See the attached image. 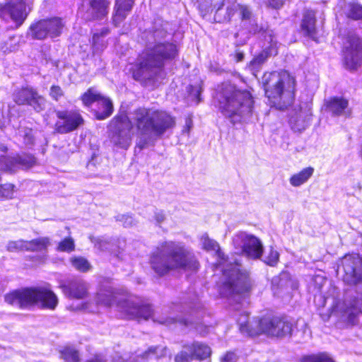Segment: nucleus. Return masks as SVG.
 <instances>
[{
  "label": "nucleus",
  "mask_w": 362,
  "mask_h": 362,
  "mask_svg": "<svg viewBox=\"0 0 362 362\" xmlns=\"http://www.w3.org/2000/svg\"><path fill=\"white\" fill-rule=\"evenodd\" d=\"M1 16L3 18H11L16 23V27L21 26L25 18V2L24 0H8L1 10Z\"/></svg>",
  "instance_id": "nucleus-22"
},
{
  "label": "nucleus",
  "mask_w": 362,
  "mask_h": 362,
  "mask_svg": "<svg viewBox=\"0 0 362 362\" xmlns=\"http://www.w3.org/2000/svg\"><path fill=\"white\" fill-rule=\"evenodd\" d=\"M347 18L354 21H362V4L357 0H352L345 6Z\"/></svg>",
  "instance_id": "nucleus-36"
},
{
  "label": "nucleus",
  "mask_w": 362,
  "mask_h": 362,
  "mask_svg": "<svg viewBox=\"0 0 362 362\" xmlns=\"http://www.w3.org/2000/svg\"><path fill=\"white\" fill-rule=\"evenodd\" d=\"M55 113L57 121L54 124V131L59 134L71 132L83 123V119L78 110H57Z\"/></svg>",
  "instance_id": "nucleus-16"
},
{
  "label": "nucleus",
  "mask_w": 362,
  "mask_h": 362,
  "mask_svg": "<svg viewBox=\"0 0 362 362\" xmlns=\"http://www.w3.org/2000/svg\"><path fill=\"white\" fill-rule=\"evenodd\" d=\"M216 100L221 112L233 124L252 119L255 100L249 91L225 83L218 88Z\"/></svg>",
  "instance_id": "nucleus-5"
},
{
  "label": "nucleus",
  "mask_w": 362,
  "mask_h": 362,
  "mask_svg": "<svg viewBox=\"0 0 362 362\" xmlns=\"http://www.w3.org/2000/svg\"><path fill=\"white\" fill-rule=\"evenodd\" d=\"M238 355L233 351H228L221 358V362H237Z\"/></svg>",
  "instance_id": "nucleus-53"
},
{
  "label": "nucleus",
  "mask_w": 362,
  "mask_h": 362,
  "mask_svg": "<svg viewBox=\"0 0 362 362\" xmlns=\"http://www.w3.org/2000/svg\"><path fill=\"white\" fill-rule=\"evenodd\" d=\"M61 288L67 297L82 299L88 294V285L81 279H75L61 285Z\"/></svg>",
  "instance_id": "nucleus-24"
},
{
  "label": "nucleus",
  "mask_w": 362,
  "mask_h": 362,
  "mask_svg": "<svg viewBox=\"0 0 362 362\" xmlns=\"http://www.w3.org/2000/svg\"><path fill=\"white\" fill-rule=\"evenodd\" d=\"M92 44L94 52H99L106 47L105 37H100L98 33H93Z\"/></svg>",
  "instance_id": "nucleus-47"
},
{
  "label": "nucleus",
  "mask_w": 362,
  "mask_h": 362,
  "mask_svg": "<svg viewBox=\"0 0 362 362\" xmlns=\"http://www.w3.org/2000/svg\"><path fill=\"white\" fill-rule=\"evenodd\" d=\"M281 6H282V3L281 2V3L277 2L276 4V5H273V6L275 7L276 8H279Z\"/></svg>",
  "instance_id": "nucleus-59"
},
{
  "label": "nucleus",
  "mask_w": 362,
  "mask_h": 362,
  "mask_svg": "<svg viewBox=\"0 0 362 362\" xmlns=\"http://www.w3.org/2000/svg\"><path fill=\"white\" fill-rule=\"evenodd\" d=\"M201 243L206 251L216 252L218 259L223 278L219 288L220 294L223 297L232 298L248 291L251 286L249 274L242 268L239 260L237 258L232 261L226 259L219 244L215 240L211 239L206 233L202 235Z\"/></svg>",
  "instance_id": "nucleus-3"
},
{
  "label": "nucleus",
  "mask_w": 362,
  "mask_h": 362,
  "mask_svg": "<svg viewBox=\"0 0 362 362\" xmlns=\"http://www.w3.org/2000/svg\"><path fill=\"white\" fill-rule=\"evenodd\" d=\"M38 93V91L35 88L31 87L28 96V102L25 103V105H29L33 100L35 98V94Z\"/></svg>",
  "instance_id": "nucleus-55"
},
{
  "label": "nucleus",
  "mask_w": 362,
  "mask_h": 362,
  "mask_svg": "<svg viewBox=\"0 0 362 362\" xmlns=\"http://www.w3.org/2000/svg\"><path fill=\"white\" fill-rule=\"evenodd\" d=\"M293 284L284 276H275L272 280V290L274 295L281 296L284 293L288 292L289 287Z\"/></svg>",
  "instance_id": "nucleus-33"
},
{
  "label": "nucleus",
  "mask_w": 362,
  "mask_h": 362,
  "mask_svg": "<svg viewBox=\"0 0 362 362\" xmlns=\"http://www.w3.org/2000/svg\"><path fill=\"white\" fill-rule=\"evenodd\" d=\"M326 111L333 116L350 117L351 109L349 107V100L342 97H333L325 103Z\"/></svg>",
  "instance_id": "nucleus-25"
},
{
  "label": "nucleus",
  "mask_w": 362,
  "mask_h": 362,
  "mask_svg": "<svg viewBox=\"0 0 362 362\" xmlns=\"http://www.w3.org/2000/svg\"><path fill=\"white\" fill-rule=\"evenodd\" d=\"M315 13L312 10H307L303 14V18L301 23V28L304 34L314 40H316Z\"/></svg>",
  "instance_id": "nucleus-30"
},
{
  "label": "nucleus",
  "mask_w": 362,
  "mask_h": 362,
  "mask_svg": "<svg viewBox=\"0 0 362 362\" xmlns=\"http://www.w3.org/2000/svg\"><path fill=\"white\" fill-rule=\"evenodd\" d=\"M36 163L35 158L28 153L0 156V171L15 173L19 169H28Z\"/></svg>",
  "instance_id": "nucleus-21"
},
{
  "label": "nucleus",
  "mask_w": 362,
  "mask_h": 362,
  "mask_svg": "<svg viewBox=\"0 0 362 362\" xmlns=\"http://www.w3.org/2000/svg\"><path fill=\"white\" fill-rule=\"evenodd\" d=\"M47 100L45 97L38 93L35 94V98L28 106L31 107L35 112L39 113L45 110Z\"/></svg>",
  "instance_id": "nucleus-43"
},
{
  "label": "nucleus",
  "mask_w": 362,
  "mask_h": 362,
  "mask_svg": "<svg viewBox=\"0 0 362 362\" xmlns=\"http://www.w3.org/2000/svg\"><path fill=\"white\" fill-rule=\"evenodd\" d=\"M24 43L23 36H11L0 43V50L4 54L16 52Z\"/></svg>",
  "instance_id": "nucleus-34"
},
{
  "label": "nucleus",
  "mask_w": 362,
  "mask_h": 362,
  "mask_svg": "<svg viewBox=\"0 0 362 362\" xmlns=\"http://www.w3.org/2000/svg\"><path fill=\"white\" fill-rule=\"evenodd\" d=\"M185 350L180 351L175 358V362H192L193 360L199 361L209 360L211 349L206 344L201 341H193L184 345Z\"/></svg>",
  "instance_id": "nucleus-18"
},
{
  "label": "nucleus",
  "mask_w": 362,
  "mask_h": 362,
  "mask_svg": "<svg viewBox=\"0 0 362 362\" xmlns=\"http://www.w3.org/2000/svg\"><path fill=\"white\" fill-rule=\"evenodd\" d=\"M3 117H4L3 112L0 110V127H1V125L3 124L2 121H1V119H3Z\"/></svg>",
  "instance_id": "nucleus-58"
},
{
  "label": "nucleus",
  "mask_w": 362,
  "mask_h": 362,
  "mask_svg": "<svg viewBox=\"0 0 362 362\" xmlns=\"http://www.w3.org/2000/svg\"><path fill=\"white\" fill-rule=\"evenodd\" d=\"M59 252L71 253L75 250V242L71 237H66L61 240L56 249Z\"/></svg>",
  "instance_id": "nucleus-42"
},
{
  "label": "nucleus",
  "mask_w": 362,
  "mask_h": 362,
  "mask_svg": "<svg viewBox=\"0 0 362 362\" xmlns=\"http://www.w3.org/2000/svg\"><path fill=\"white\" fill-rule=\"evenodd\" d=\"M265 95L272 106L284 110L294 100L295 79L286 71L266 73L262 78Z\"/></svg>",
  "instance_id": "nucleus-8"
},
{
  "label": "nucleus",
  "mask_w": 362,
  "mask_h": 362,
  "mask_svg": "<svg viewBox=\"0 0 362 362\" xmlns=\"http://www.w3.org/2000/svg\"><path fill=\"white\" fill-rule=\"evenodd\" d=\"M132 121L137 129L139 138L136 148H148L174 127V118L166 111L154 108L139 107L134 110Z\"/></svg>",
  "instance_id": "nucleus-4"
},
{
  "label": "nucleus",
  "mask_w": 362,
  "mask_h": 362,
  "mask_svg": "<svg viewBox=\"0 0 362 362\" xmlns=\"http://www.w3.org/2000/svg\"><path fill=\"white\" fill-rule=\"evenodd\" d=\"M96 303L105 307L116 308L130 319L139 321L148 320L153 311L150 305L144 304L140 298L128 293L125 296H119L116 291L109 285L101 286L97 293Z\"/></svg>",
  "instance_id": "nucleus-6"
},
{
  "label": "nucleus",
  "mask_w": 362,
  "mask_h": 362,
  "mask_svg": "<svg viewBox=\"0 0 362 362\" xmlns=\"http://www.w3.org/2000/svg\"><path fill=\"white\" fill-rule=\"evenodd\" d=\"M71 263L76 270L81 272H86L91 268V265L89 262L82 257H72L71 259Z\"/></svg>",
  "instance_id": "nucleus-41"
},
{
  "label": "nucleus",
  "mask_w": 362,
  "mask_h": 362,
  "mask_svg": "<svg viewBox=\"0 0 362 362\" xmlns=\"http://www.w3.org/2000/svg\"><path fill=\"white\" fill-rule=\"evenodd\" d=\"M171 358V354L169 353V360Z\"/></svg>",
  "instance_id": "nucleus-62"
},
{
  "label": "nucleus",
  "mask_w": 362,
  "mask_h": 362,
  "mask_svg": "<svg viewBox=\"0 0 362 362\" xmlns=\"http://www.w3.org/2000/svg\"><path fill=\"white\" fill-rule=\"evenodd\" d=\"M20 135L23 138V142L26 146H31L34 144V136L31 129L25 128L19 130Z\"/></svg>",
  "instance_id": "nucleus-49"
},
{
  "label": "nucleus",
  "mask_w": 362,
  "mask_h": 362,
  "mask_svg": "<svg viewBox=\"0 0 362 362\" xmlns=\"http://www.w3.org/2000/svg\"><path fill=\"white\" fill-rule=\"evenodd\" d=\"M117 220L122 222L124 227H131L135 224L134 218L130 215H121L117 216Z\"/></svg>",
  "instance_id": "nucleus-52"
},
{
  "label": "nucleus",
  "mask_w": 362,
  "mask_h": 362,
  "mask_svg": "<svg viewBox=\"0 0 362 362\" xmlns=\"http://www.w3.org/2000/svg\"><path fill=\"white\" fill-rule=\"evenodd\" d=\"M244 57H245V54L243 52H238L236 54H235V59H236V61L237 62H241L244 59Z\"/></svg>",
  "instance_id": "nucleus-57"
},
{
  "label": "nucleus",
  "mask_w": 362,
  "mask_h": 362,
  "mask_svg": "<svg viewBox=\"0 0 362 362\" xmlns=\"http://www.w3.org/2000/svg\"><path fill=\"white\" fill-rule=\"evenodd\" d=\"M300 362H334V361L326 353H320L303 356L300 358Z\"/></svg>",
  "instance_id": "nucleus-40"
},
{
  "label": "nucleus",
  "mask_w": 362,
  "mask_h": 362,
  "mask_svg": "<svg viewBox=\"0 0 362 362\" xmlns=\"http://www.w3.org/2000/svg\"><path fill=\"white\" fill-rule=\"evenodd\" d=\"M333 311L344 322L354 325L359 313H362V294L353 299L338 302Z\"/></svg>",
  "instance_id": "nucleus-17"
},
{
  "label": "nucleus",
  "mask_w": 362,
  "mask_h": 362,
  "mask_svg": "<svg viewBox=\"0 0 362 362\" xmlns=\"http://www.w3.org/2000/svg\"><path fill=\"white\" fill-rule=\"evenodd\" d=\"M278 315H267L260 318H258L257 322V327L252 331V333H256V336L260 334H264L267 336L272 337V331L276 329V324L279 322Z\"/></svg>",
  "instance_id": "nucleus-28"
},
{
  "label": "nucleus",
  "mask_w": 362,
  "mask_h": 362,
  "mask_svg": "<svg viewBox=\"0 0 362 362\" xmlns=\"http://www.w3.org/2000/svg\"><path fill=\"white\" fill-rule=\"evenodd\" d=\"M50 244V240L47 237H40L30 241H27L28 251L45 250Z\"/></svg>",
  "instance_id": "nucleus-37"
},
{
  "label": "nucleus",
  "mask_w": 362,
  "mask_h": 362,
  "mask_svg": "<svg viewBox=\"0 0 362 362\" xmlns=\"http://www.w3.org/2000/svg\"><path fill=\"white\" fill-rule=\"evenodd\" d=\"M64 23L60 18L54 17L49 19H42L32 23L27 33L34 40H45L47 37L54 38L59 37L62 32Z\"/></svg>",
  "instance_id": "nucleus-13"
},
{
  "label": "nucleus",
  "mask_w": 362,
  "mask_h": 362,
  "mask_svg": "<svg viewBox=\"0 0 362 362\" xmlns=\"http://www.w3.org/2000/svg\"><path fill=\"white\" fill-rule=\"evenodd\" d=\"M279 259V253L271 247L269 253L266 256L263 262L271 267H274L277 264Z\"/></svg>",
  "instance_id": "nucleus-48"
},
{
  "label": "nucleus",
  "mask_w": 362,
  "mask_h": 362,
  "mask_svg": "<svg viewBox=\"0 0 362 362\" xmlns=\"http://www.w3.org/2000/svg\"><path fill=\"white\" fill-rule=\"evenodd\" d=\"M89 8L87 10L88 20H102L108 13L110 0H88Z\"/></svg>",
  "instance_id": "nucleus-26"
},
{
  "label": "nucleus",
  "mask_w": 362,
  "mask_h": 362,
  "mask_svg": "<svg viewBox=\"0 0 362 362\" xmlns=\"http://www.w3.org/2000/svg\"><path fill=\"white\" fill-rule=\"evenodd\" d=\"M115 255L117 257H119V255L118 254H115Z\"/></svg>",
  "instance_id": "nucleus-64"
},
{
  "label": "nucleus",
  "mask_w": 362,
  "mask_h": 362,
  "mask_svg": "<svg viewBox=\"0 0 362 362\" xmlns=\"http://www.w3.org/2000/svg\"><path fill=\"white\" fill-rule=\"evenodd\" d=\"M165 219V216L163 211L156 209L154 211V220L156 225L160 226Z\"/></svg>",
  "instance_id": "nucleus-54"
},
{
  "label": "nucleus",
  "mask_w": 362,
  "mask_h": 362,
  "mask_svg": "<svg viewBox=\"0 0 362 362\" xmlns=\"http://www.w3.org/2000/svg\"><path fill=\"white\" fill-rule=\"evenodd\" d=\"M343 62L346 69L354 71L362 65V40L349 35L344 42Z\"/></svg>",
  "instance_id": "nucleus-14"
},
{
  "label": "nucleus",
  "mask_w": 362,
  "mask_h": 362,
  "mask_svg": "<svg viewBox=\"0 0 362 362\" xmlns=\"http://www.w3.org/2000/svg\"><path fill=\"white\" fill-rule=\"evenodd\" d=\"M204 315V310L202 303L197 296H194L189 301L173 303L169 316L163 317L158 322L169 327L175 325L194 329L201 334H204L207 327L202 322Z\"/></svg>",
  "instance_id": "nucleus-7"
},
{
  "label": "nucleus",
  "mask_w": 362,
  "mask_h": 362,
  "mask_svg": "<svg viewBox=\"0 0 362 362\" xmlns=\"http://www.w3.org/2000/svg\"><path fill=\"white\" fill-rule=\"evenodd\" d=\"M91 165H92L91 162H89V163H88V165H87V167H88V168H90Z\"/></svg>",
  "instance_id": "nucleus-61"
},
{
  "label": "nucleus",
  "mask_w": 362,
  "mask_h": 362,
  "mask_svg": "<svg viewBox=\"0 0 362 362\" xmlns=\"http://www.w3.org/2000/svg\"><path fill=\"white\" fill-rule=\"evenodd\" d=\"M132 122L127 115L115 117L110 123L112 131L111 141L114 145L120 148L127 149L132 143Z\"/></svg>",
  "instance_id": "nucleus-12"
},
{
  "label": "nucleus",
  "mask_w": 362,
  "mask_h": 362,
  "mask_svg": "<svg viewBox=\"0 0 362 362\" xmlns=\"http://www.w3.org/2000/svg\"><path fill=\"white\" fill-rule=\"evenodd\" d=\"M241 13L243 26L250 33L259 35V37L264 40L262 51L255 57L247 66L249 70L256 76V73L259 71L262 65L267 59L277 54V41L272 30L269 29L267 26L263 25H259L257 23L256 19L252 16L250 10L243 7Z\"/></svg>",
  "instance_id": "nucleus-9"
},
{
  "label": "nucleus",
  "mask_w": 362,
  "mask_h": 362,
  "mask_svg": "<svg viewBox=\"0 0 362 362\" xmlns=\"http://www.w3.org/2000/svg\"><path fill=\"white\" fill-rule=\"evenodd\" d=\"M202 89L199 86H190L189 88V95L196 100L197 103H199L201 100Z\"/></svg>",
  "instance_id": "nucleus-51"
},
{
  "label": "nucleus",
  "mask_w": 362,
  "mask_h": 362,
  "mask_svg": "<svg viewBox=\"0 0 362 362\" xmlns=\"http://www.w3.org/2000/svg\"><path fill=\"white\" fill-rule=\"evenodd\" d=\"M8 252H20V251H28L27 241L23 240H18L16 241H9L6 246Z\"/></svg>",
  "instance_id": "nucleus-46"
},
{
  "label": "nucleus",
  "mask_w": 362,
  "mask_h": 362,
  "mask_svg": "<svg viewBox=\"0 0 362 362\" xmlns=\"http://www.w3.org/2000/svg\"><path fill=\"white\" fill-rule=\"evenodd\" d=\"M31 86L22 87L15 90L13 93V100L18 105H25V103L28 102V96Z\"/></svg>",
  "instance_id": "nucleus-39"
},
{
  "label": "nucleus",
  "mask_w": 362,
  "mask_h": 362,
  "mask_svg": "<svg viewBox=\"0 0 362 362\" xmlns=\"http://www.w3.org/2000/svg\"><path fill=\"white\" fill-rule=\"evenodd\" d=\"M150 264L153 272L162 276L171 271L196 272L199 262L193 250L184 243L164 241L152 252Z\"/></svg>",
  "instance_id": "nucleus-2"
},
{
  "label": "nucleus",
  "mask_w": 362,
  "mask_h": 362,
  "mask_svg": "<svg viewBox=\"0 0 362 362\" xmlns=\"http://www.w3.org/2000/svg\"><path fill=\"white\" fill-rule=\"evenodd\" d=\"M60 357L64 362H79L80 357L78 351L74 347L66 346L60 351Z\"/></svg>",
  "instance_id": "nucleus-38"
},
{
  "label": "nucleus",
  "mask_w": 362,
  "mask_h": 362,
  "mask_svg": "<svg viewBox=\"0 0 362 362\" xmlns=\"http://www.w3.org/2000/svg\"><path fill=\"white\" fill-rule=\"evenodd\" d=\"M279 322L276 324V329H273L272 337H284L291 334L293 330L292 322L285 316L278 315Z\"/></svg>",
  "instance_id": "nucleus-32"
},
{
  "label": "nucleus",
  "mask_w": 362,
  "mask_h": 362,
  "mask_svg": "<svg viewBox=\"0 0 362 362\" xmlns=\"http://www.w3.org/2000/svg\"><path fill=\"white\" fill-rule=\"evenodd\" d=\"M95 247L101 252H109L114 253L115 244L102 238H97L95 241Z\"/></svg>",
  "instance_id": "nucleus-45"
},
{
  "label": "nucleus",
  "mask_w": 362,
  "mask_h": 362,
  "mask_svg": "<svg viewBox=\"0 0 362 362\" xmlns=\"http://www.w3.org/2000/svg\"><path fill=\"white\" fill-rule=\"evenodd\" d=\"M314 173V168L312 167H308L303 168L301 171L298 173L293 175L290 179V184L293 187H300V185L305 183Z\"/></svg>",
  "instance_id": "nucleus-35"
},
{
  "label": "nucleus",
  "mask_w": 362,
  "mask_h": 362,
  "mask_svg": "<svg viewBox=\"0 0 362 362\" xmlns=\"http://www.w3.org/2000/svg\"><path fill=\"white\" fill-rule=\"evenodd\" d=\"M81 100L86 107H90L94 103L97 108L94 110L95 116L98 120H103L109 117L113 112L112 102L110 98L103 96L93 88H89L81 96Z\"/></svg>",
  "instance_id": "nucleus-15"
},
{
  "label": "nucleus",
  "mask_w": 362,
  "mask_h": 362,
  "mask_svg": "<svg viewBox=\"0 0 362 362\" xmlns=\"http://www.w3.org/2000/svg\"><path fill=\"white\" fill-rule=\"evenodd\" d=\"M191 123H192V121H191L190 119H189V120H188V121H187V126L188 127H189V126H190Z\"/></svg>",
  "instance_id": "nucleus-60"
},
{
  "label": "nucleus",
  "mask_w": 362,
  "mask_h": 362,
  "mask_svg": "<svg viewBox=\"0 0 362 362\" xmlns=\"http://www.w3.org/2000/svg\"><path fill=\"white\" fill-rule=\"evenodd\" d=\"M167 31L163 28L146 30L141 36L146 42V49L140 56L139 62L133 72L136 81L146 86L158 81L163 74V67L168 61L177 54L175 45L164 41Z\"/></svg>",
  "instance_id": "nucleus-1"
},
{
  "label": "nucleus",
  "mask_w": 362,
  "mask_h": 362,
  "mask_svg": "<svg viewBox=\"0 0 362 362\" xmlns=\"http://www.w3.org/2000/svg\"><path fill=\"white\" fill-rule=\"evenodd\" d=\"M311 109L310 104L303 103L291 117L290 124L294 132H300L308 127L312 117Z\"/></svg>",
  "instance_id": "nucleus-23"
},
{
  "label": "nucleus",
  "mask_w": 362,
  "mask_h": 362,
  "mask_svg": "<svg viewBox=\"0 0 362 362\" xmlns=\"http://www.w3.org/2000/svg\"><path fill=\"white\" fill-rule=\"evenodd\" d=\"M236 1L237 0H214L211 6H213L211 11H214V8L216 9V14H217L223 6H226V14L224 16V20L230 21L238 10H239L240 17L242 18V8L245 7L248 10L250 9L246 6L238 4Z\"/></svg>",
  "instance_id": "nucleus-27"
},
{
  "label": "nucleus",
  "mask_w": 362,
  "mask_h": 362,
  "mask_svg": "<svg viewBox=\"0 0 362 362\" xmlns=\"http://www.w3.org/2000/svg\"><path fill=\"white\" fill-rule=\"evenodd\" d=\"M2 292V290L0 288V296L1 295Z\"/></svg>",
  "instance_id": "nucleus-63"
},
{
  "label": "nucleus",
  "mask_w": 362,
  "mask_h": 362,
  "mask_svg": "<svg viewBox=\"0 0 362 362\" xmlns=\"http://www.w3.org/2000/svg\"><path fill=\"white\" fill-rule=\"evenodd\" d=\"M95 33H99L100 37H105L110 33V29L107 27H103L100 31Z\"/></svg>",
  "instance_id": "nucleus-56"
},
{
  "label": "nucleus",
  "mask_w": 362,
  "mask_h": 362,
  "mask_svg": "<svg viewBox=\"0 0 362 362\" xmlns=\"http://www.w3.org/2000/svg\"><path fill=\"white\" fill-rule=\"evenodd\" d=\"M239 325V329L243 334L247 336H256V333H252L254 329L257 327V322L258 319H254L252 322L249 320L248 313L243 312L240 315L237 320Z\"/></svg>",
  "instance_id": "nucleus-31"
},
{
  "label": "nucleus",
  "mask_w": 362,
  "mask_h": 362,
  "mask_svg": "<svg viewBox=\"0 0 362 362\" xmlns=\"http://www.w3.org/2000/svg\"><path fill=\"white\" fill-rule=\"evenodd\" d=\"M344 281L349 284L362 282V258L358 254L345 255L341 259Z\"/></svg>",
  "instance_id": "nucleus-20"
},
{
  "label": "nucleus",
  "mask_w": 362,
  "mask_h": 362,
  "mask_svg": "<svg viewBox=\"0 0 362 362\" xmlns=\"http://www.w3.org/2000/svg\"><path fill=\"white\" fill-rule=\"evenodd\" d=\"M233 244L237 253L248 259L256 260L262 256L263 245L261 240L253 235L238 232L233 238Z\"/></svg>",
  "instance_id": "nucleus-11"
},
{
  "label": "nucleus",
  "mask_w": 362,
  "mask_h": 362,
  "mask_svg": "<svg viewBox=\"0 0 362 362\" xmlns=\"http://www.w3.org/2000/svg\"><path fill=\"white\" fill-rule=\"evenodd\" d=\"M5 301L21 309L39 305L42 308L54 310L58 304L56 294L45 288H25L15 290L4 297Z\"/></svg>",
  "instance_id": "nucleus-10"
},
{
  "label": "nucleus",
  "mask_w": 362,
  "mask_h": 362,
  "mask_svg": "<svg viewBox=\"0 0 362 362\" xmlns=\"http://www.w3.org/2000/svg\"><path fill=\"white\" fill-rule=\"evenodd\" d=\"M16 186L11 183L0 185V199H11L13 197Z\"/></svg>",
  "instance_id": "nucleus-44"
},
{
  "label": "nucleus",
  "mask_w": 362,
  "mask_h": 362,
  "mask_svg": "<svg viewBox=\"0 0 362 362\" xmlns=\"http://www.w3.org/2000/svg\"><path fill=\"white\" fill-rule=\"evenodd\" d=\"M134 5L132 0H116L115 5V14L113 23L118 26L123 21L131 11Z\"/></svg>",
  "instance_id": "nucleus-29"
},
{
  "label": "nucleus",
  "mask_w": 362,
  "mask_h": 362,
  "mask_svg": "<svg viewBox=\"0 0 362 362\" xmlns=\"http://www.w3.org/2000/svg\"><path fill=\"white\" fill-rule=\"evenodd\" d=\"M168 350L166 347L151 346L148 351L142 354H136L135 356H131L129 358L126 355L121 356L116 354L112 358L111 362H145L146 359L151 356H155L156 358L163 357L167 354ZM88 362H107L105 357L103 355H95L93 358L88 360Z\"/></svg>",
  "instance_id": "nucleus-19"
},
{
  "label": "nucleus",
  "mask_w": 362,
  "mask_h": 362,
  "mask_svg": "<svg viewBox=\"0 0 362 362\" xmlns=\"http://www.w3.org/2000/svg\"><path fill=\"white\" fill-rule=\"evenodd\" d=\"M64 90L59 86L53 85L50 87L49 95L54 100L58 101L64 96Z\"/></svg>",
  "instance_id": "nucleus-50"
}]
</instances>
